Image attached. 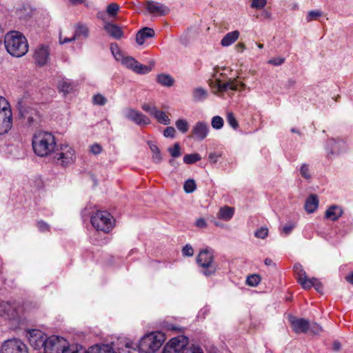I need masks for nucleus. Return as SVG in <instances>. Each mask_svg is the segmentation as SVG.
Returning <instances> with one entry per match:
<instances>
[{
	"mask_svg": "<svg viewBox=\"0 0 353 353\" xmlns=\"http://www.w3.org/2000/svg\"><path fill=\"white\" fill-rule=\"evenodd\" d=\"M268 235V229L265 227H261L256 230L254 232V236L256 238L264 239Z\"/></svg>",
	"mask_w": 353,
	"mask_h": 353,
	"instance_id": "nucleus-45",
	"label": "nucleus"
},
{
	"mask_svg": "<svg viewBox=\"0 0 353 353\" xmlns=\"http://www.w3.org/2000/svg\"><path fill=\"white\" fill-rule=\"evenodd\" d=\"M322 15V12L320 10H310L307 16V20L308 21L316 19L318 17Z\"/></svg>",
	"mask_w": 353,
	"mask_h": 353,
	"instance_id": "nucleus-49",
	"label": "nucleus"
},
{
	"mask_svg": "<svg viewBox=\"0 0 353 353\" xmlns=\"http://www.w3.org/2000/svg\"><path fill=\"white\" fill-rule=\"evenodd\" d=\"M4 45L7 52L12 57H21L28 51L26 38L17 31H11L6 34Z\"/></svg>",
	"mask_w": 353,
	"mask_h": 353,
	"instance_id": "nucleus-2",
	"label": "nucleus"
},
{
	"mask_svg": "<svg viewBox=\"0 0 353 353\" xmlns=\"http://www.w3.org/2000/svg\"><path fill=\"white\" fill-rule=\"evenodd\" d=\"M112 55L117 61L135 73L145 74L152 70V67L139 63L132 57L125 56L116 43H112Z\"/></svg>",
	"mask_w": 353,
	"mask_h": 353,
	"instance_id": "nucleus-4",
	"label": "nucleus"
},
{
	"mask_svg": "<svg viewBox=\"0 0 353 353\" xmlns=\"http://www.w3.org/2000/svg\"><path fill=\"white\" fill-rule=\"evenodd\" d=\"M176 128L183 134L186 133L189 130L188 121L183 119H178L175 123Z\"/></svg>",
	"mask_w": 353,
	"mask_h": 353,
	"instance_id": "nucleus-37",
	"label": "nucleus"
},
{
	"mask_svg": "<svg viewBox=\"0 0 353 353\" xmlns=\"http://www.w3.org/2000/svg\"><path fill=\"white\" fill-rule=\"evenodd\" d=\"M188 344V339L181 335L170 339L166 345L174 350L177 353H179L180 352L182 353L183 351L186 349L185 347Z\"/></svg>",
	"mask_w": 353,
	"mask_h": 353,
	"instance_id": "nucleus-16",
	"label": "nucleus"
},
{
	"mask_svg": "<svg viewBox=\"0 0 353 353\" xmlns=\"http://www.w3.org/2000/svg\"><path fill=\"white\" fill-rule=\"evenodd\" d=\"M343 213L341 208L337 205H332L325 212V217L332 221H336Z\"/></svg>",
	"mask_w": 353,
	"mask_h": 353,
	"instance_id": "nucleus-25",
	"label": "nucleus"
},
{
	"mask_svg": "<svg viewBox=\"0 0 353 353\" xmlns=\"http://www.w3.org/2000/svg\"><path fill=\"white\" fill-rule=\"evenodd\" d=\"M155 35L154 30L152 28L145 27L141 29L136 35V41L139 45H143L148 38H152Z\"/></svg>",
	"mask_w": 353,
	"mask_h": 353,
	"instance_id": "nucleus-23",
	"label": "nucleus"
},
{
	"mask_svg": "<svg viewBox=\"0 0 353 353\" xmlns=\"http://www.w3.org/2000/svg\"><path fill=\"white\" fill-rule=\"evenodd\" d=\"M141 108L143 111L149 113L151 116H153L156 110H157V107L154 105H150L149 103H144L141 105Z\"/></svg>",
	"mask_w": 353,
	"mask_h": 353,
	"instance_id": "nucleus-47",
	"label": "nucleus"
},
{
	"mask_svg": "<svg viewBox=\"0 0 353 353\" xmlns=\"http://www.w3.org/2000/svg\"><path fill=\"white\" fill-rule=\"evenodd\" d=\"M17 107L21 117L27 119L28 123L32 125L34 122V119L31 115H28V112L23 106L21 101L18 102Z\"/></svg>",
	"mask_w": 353,
	"mask_h": 353,
	"instance_id": "nucleus-34",
	"label": "nucleus"
},
{
	"mask_svg": "<svg viewBox=\"0 0 353 353\" xmlns=\"http://www.w3.org/2000/svg\"><path fill=\"white\" fill-rule=\"evenodd\" d=\"M157 82L161 85L171 87L174 82V79L168 74H160L157 77Z\"/></svg>",
	"mask_w": 353,
	"mask_h": 353,
	"instance_id": "nucleus-29",
	"label": "nucleus"
},
{
	"mask_svg": "<svg viewBox=\"0 0 353 353\" xmlns=\"http://www.w3.org/2000/svg\"><path fill=\"white\" fill-rule=\"evenodd\" d=\"M88 34L89 30L85 25L82 23H77L75 26V33L74 36H76V38L81 36L86 38L88 37Z\"/></svg>",
	"mask_w": 353,
	"mask_h": 353,
	"instance_id": "nucleus-33",
	"label": "nucleus"
},
{
	"mask_svg": "<svg viewBox=\"0 0 353 353\" xmlns=\"http://www.w3.org/2000/svg\"><path fill=\"white\" fill-rule=\"evenodd\" d=\"M212 86L217 92H223L228 90H238L240 88H243L245 84L238 81L236 79H233L226 83H222L220 80H216Z\"/></svg>",
	"mask_w": 353,
	"mask_h": 353,
	"instance_id": "nucleus-14",
	"label": "nucleus"
},
{
	"mask_svg": "<svg viewBox=\"0 0 353 353\" xmlns=\"http://www.w3.org/2000/svg\"><path fill=\"white\" fill-rule=\"evenodd\" d=\"M182 254L185 256H192L194 254V250L190 244H186L182 249Z\"/></svg>",
	"mask_w": 353,
	"mask_h": 353,
	"instance_id": "nucleus-52",
	"label": "nucleus"
},
{
	"mask_svg": "<svg viewBox=\"0 0 353 353\" xmlns=\"http://www.w3.org/2000/svg\"><path fill=\"white\" fill-rule=\"evenodd\" d=\"M182 353H203V350L198 346H192L183 351Z\"/></svg>",
	"mask_w": 353,
	"mask_h": 353,
	"instance_id": "nucleus-55",
	"label": "nucleus"
},
{
	"mask_svg": "<svg viewBox=\"0 0 353 353\" xmlns=\"http://www.w3.org/2000/svg\"><path fill=\"white\" fill-rule=\"evenodd\" d=\"M0 353H28L26 344L17 339H11L4 341Z\"/></svg>",
	"mask_w": 353,
	"mask_h": 353,
	"instance_id": "nucleus-9",
	"label": "nucleus"
},
{
	"mask_svg": "<svg viewBox=\"0 0 353 353\" xmlns=\"http://www.w3.org/2000/svg\"><path fill=\"white\" fill-rule=\"evenodd\" d=\"M266 0H252L251 7L256 9H261L266 5Z\"/></svg>",
	"mask_w": 353,
	"mask_h": 353,
	"instance_id": "nucleus-51",
	"label": "nucleus"
},
{
	"mask_svg": "<svg viewBox=\"0 0 353 353\" xmlns=\"http://www.w3.org/2000/svg\"><path fill=\"white\" fill-rule=\"evenodd\" d=\"M37 225L38 229H39L41 232H46V231H48V230H49V229H50V226H49V225H48L47 223H46V222H44V221H39L37 222Z\"/></svg>",
	"mask_w": 353,
	"mask_h": 353,
	"instance_id": "nucleus-57",
	"label": "nucleus"
},
{
	"mask_svg": "<svg viewBox=\"0 0 353 353\" xmlns=\"http://www.w3.org/2000/svg\"><path fill=\"white\" fill-rule=\"evenodd\" d=\"M12 126V114L9 103L0 97V135L7 133Z\"/></svg>",
	"mask_w": 353,
	"mask_h": 353,
	"instance_id": "nucleus-6",
	"label": "nucleus"
},
{
	"mask_svg": "<svg viewBox=\"0 0 353 353\" xmlns=\"http://www.w3.org/2000/svg\"><path fill=\"white\" fill-rule=\"evenodd\" d=\"M220 155L216 154V153H210L209 154V157H208V159H209V161L213 163H215L217 162L219 158Z\"/></svg>",
	"mask_w": 353,
	"mask_h": 353,
	"instance_id": "nucleus-61",
	"label": "nucleus"
},
{
	"mask_svg": "<svg viewBox=\"0 0 353 353\" xmlns=\"http://www.w3.org/2000/svg\"><path fill=\"white\" fill-rule=\"evenodd\" d=\"M312 287H314L318 292H321L323 290L322 284L317 279H316L315 282H314Z\"/></svg>",
	"mask_w": 353,
	"mask_h": 353,
	"instance_id": "nucleus-64",
	"label": "nucleus"
},
{
	"mask_svg": "<svg viewBox=\"0 0 353 353\" xmlns=\"http://www.w3.org/2000/svg\"><path fill=\"white\" fill-rule=\"evenodd\" d=\"M240 33L238 30L228 32L221 41L223 47H228L233 44L239 37Z\"/></svg>",
	"mask_w": 353,
	"mask_h": 353,
	"instance_id": "nucleus-26",
	"label": "nucleus"
},
{
	"mask_svg": "<svg viewBox=\"0 0 353 353\" xmlns=\"http://www.w3.org/2000/svg\"><path fill=\"white\" fill-rule=\"evenodd\" d=\"M301 175L307 181H310L312 179V175L310 173V169L309 164L303 163L301 164L300 169Z\"/></svg>",
	"mask_w": 353,
	"mask_h": 353,
	"instance_id": "nucleus-39",
	"label": "nucleus"
},
{
	"mask_svg": "<svg viewBox=\"0 0 353 353\" xmlns=\"http://www.w3.org/2000/svg\"><path fill=\"white\" fill-rule=\"evenodd\" d=\"M76 39V36H73L71 38H64V39H62L61 36L59 37V43L61 44H64V43H69V42H71L72 41H74Z\"/></svg>",
	"mask_w": 353,
	"mask_h": 353,
	"instance_id": "nucleus-62",
	"label": "nucleus"
},
{
	"mask_svg": "<svg viewBox=\"0 0 353 353\" xmlns=\"http://www.w3.org/2000/svg\"><path fill=\"white\" fill-rule=\"evenodd\" d=\"M64 353H110V345H94L86 350L81 345H70L65 350Z\"/></svg>",
	"mask_w": 353,
	"mask_h": 353,
	"instance_id": "nucleus-10",
	"label": "nucleus"
},
{
	"mask_svg": "<svg viewBox=\"0 0 353 353\" xmlns=\"http://www.w3.org/2000/svg\"><path fill=\"white\" fill-rule=\"evenodd\" d=\"M294 272L296 275L297 280H299V279L303 278L306 275V272L300 263H296L294 265Z\"/></svg>",
	"mask_w": 353,
	"mask_h": 353,
	"instance_id": "nucleus-44",
	"label": "nucleus"
},
{
	"mask_svg": "<svg viewBox=\"0 0 353 353\" xmlns=\"http://www.w3.org/2000/svg\"><path fill=\"white\" fill-rule=\"evenodd\" d=\"M261 281V277L258 274H252L247 277L246 283L249 286L256 287Z\"/></svg>",
	"mask_w": 353,
	"mask_h": 353,
	"instance_id": "nucleus-42",
	"label": "nucleus"
},
{
	"mask_svg": "<svg viewBox=\"0 0 353 353\" xmlns=\"http://www.w3.org/2000/svg\"><path fill=\"white\" fill-rule=\"evenodd\" d=\"M196 185L194 179H188L183 185L184 191L188 193H192L196 190Z\"/></svg>",
	"mask_w": 353,
	"mask_h": 353,
	"instance_id": "nucleus-40",
	"label": "nucleus"
},
{
	"mask_svg": "<svg viewBox=\"0 0 353 353\" xmlns=\"http://www.w3.org/2000/svg\"><path fill=\"white\" fill-rule=\"evenodd\" d=\"M295 228V224L293 223H289L286 225H285L283 228H282V232L288 235L292 231V230Z\"/></svg>",
	"mask_w": 353,
	"mask_h": 353,
	"instance_id": "nucleus-56",
	"label": "nucleus"
},
{
	"mask_svg": "<svg viewBox=\"0 0 353 353\" xmlns=\"http://www.w3.org/2000/svg\"><path fill=\"white\" fill-rule=\"evenodd\" d=\"M168 152L173 158H177L181 156V147L179 143H175L172 148H168Z\"/></svg>",
	"mask_w": 353,
	"mask_h": 353,
	"instance_id": "nucleus-43",
	"label": "nucleus"
},
{
	"mask_svg": "<svg viewBox=\"0 0 353 353\" xmlns=\"http://www.w3.org/2000/svg\"><path fill=\"white\" fill-rule=\"evenodd\" d=\"M224 121L220 116H214L212 119L211 125L215 130H220L223 128Z\"/></svg>",
	"mask_w": 353,
	"mask_h": 353,
	"instance_id": "nucleus-41",
	"label": "nucleus"
},
{
	"mask_svg": "<svg viewBox=\"0 0 353 353\" xmlns=\"http://www.w3.org/2000/svg\"><path fill=\"white\" fill-rule=\"evenodd\" d=\"M310 328L314 334H319L321 331V327L319 325L314 323Z\"/></svg>",
	"mask_w": 353,
	"mask_h": 353,
	"instance_id": "nucleus-63",
	"label": "nucleus"
},
{
	"mask_svg": "<svg viewBox=\"0 0 353 353\" xmlns=\"http://www.w3.org/2000/svg\"><path fill=\"white\" fill-rule=\"evenodd\" d=\"M292 330L297 334L305 333L310 329V323L304 319H297L294 316L290 318Z\"/></svg>",
	"mask_w": 353,
	"mask_h": 353,
	"instance_id": "nucleus-18",
	"label": "nucleus"
},
{
	"mask_svg": "<svg viewBox=\"0 0 353 353\" xmlns=\"http://www.w3.org/2000/svg\"><path fill=\"white\" fill-rule=\"evenodd\" d=\"M150 148L152 152V161L155 163H160L162 161V156L158 146L152 142H148Z\"/></svg>",
	"mask_w": 353,
	"mask_h": 353,
	"instance_id": "nucleus-32",
	"label": "nucleus"
},
{
	"mask_svg": "<svg viewBox=\"0 0 353 353\" xmlns=\"http://www.w3.org/2000/svg\"><path fill=\"white\" fill-rule=\"evenodd\" d=\"M71 5L78 6L79 4H83L86 8L90 7V3L86 0H68Z\"/></svg>",
	"mask_w": 353,
	"mask_h": 353,
	"instance_id": "nucleus-58",
	"label": "nucleus"
},
{
	"mask_svg": "<svg viewBox=\"0 0 353 353\" xmlns=\"http://www.w3.org/2000/svg\"><path fill=\"white\" fill-rule=\"evenodd\" d=\"M90 222L97 231L107 234L110 230V214L108 211L95 212L91 216Z\"/></svg>",
	"mask_w": 353,
	"mask_h": 353,
	"instance_id": "nucleus-7",
	"label": "nucleus"
},
{
	"mask_svg": "<svg viewBox=\"0 0 353 353\" xmlns=\"http://www.w3.org/2000/svg\"><path fill=\"white\" fill-rule=\"evenodd\" d=\"M89 150L94 155H98L101 153L103 149L102 146L100 144L95 143L90 145Z\"/></svg>",
	"mask_w": 353,
	"mask_h": 353,
	"instance_id": "nucleus-48",
	"label": "nucleus"
},
{
	"mask_svg": "<svg viewBox=\"0 0 353 353\" xmlns=\"http://www.w3.org/2000/svg\"><path fill=\"white\" fill-rule=\"evenodd\" d=\"M227 122L228 124L234 129H237L239 127V123L235 119L233 113L228 112L227 114Z\"/></svg>",
	"mask_w": 353,
	"mask_h": 353,
	"instance_id": "nucleus-46",
	"label": "nucleus"
},
{
	"mask_svg": "<svg viewBox=\"0 0 353 353\" xmlns=\"http://www.w3.org/2000/svg\"><path fill=\"white\" fill-rule=\"evenodd\" d=\"M165 341L161 332H151L144 335L139 345L126 338H119L117 341H112V353H154Z\"/></svg>",
	"mask_w": 353,
	"mask_h": 353,
	"instance_id": "nucleus-1",
	"label": "nucleus"
},
{
	"mask_svg": "<svg viewBox=\"0 0 353 353\" xmlns=\"http://www.w3.org/2000/svg\"><path fill=\"white\" fill-rule=\"evenodd\" d=\"M55 158L58 163L63 166H68L75 160V152L69 145H61L60 151L57 153Z\"/></svg>",
	"mask_w": 353,
	"mask_h": 353,
	"instance_id": "nucleus-12",
	"label": "nucleus"
},
{
	"mask_svg": "<svg viewBox=\"0 0 353 353\" xmlns=\"http://www.w3.org/2000/svg\"><path fill=\"white\" fill-rule=\"evenodd\" d=\"M285 61V59L284 58H282V57H275V58H273L272 59H270L268 63L271 64V65H275V66H279V65H282Z\"/></svg>",
	"mask_w": 353,
	"mask_h": 353,
	"instance_id": "nucleus-53",
	"label": "nucleus"
},
{
	"mask_svg": "<svg viewBox=\"0 0 353 353\" xmlns=\"http://www.w3.org/2000/svg\"><path fill=\"white\" fill-rule=\"evenodd\" d=\"M145 8L150 13L157 15H165L170 12L168 7L153 1H148Z\"/></svg>",
	"mask_w": 353,
	"mask_h": 353,
	"instance_id": "nucleus-17",
	"label": "nucleus"
},
{
	"mask_svg": "<svg viewBox=\"0 0 353 353\" xmlns=\"http://www.w3.org/2000/svg\"><path fill=\"white\" fill-rule=\"evenodd\" d=\"M56 146L54 135L48 132H37L32 138V148L39 157H47L51 154Z\"/></svg>",
	"mask_w": 353,
	"mask_h": 353,
	"instance_id": "nucleus-3",
	"label": "nucleus"
},
{
	"mask_svg": "<svg viewBox=\"0 0 353 353\" xmlns=\"http://www.w3.org/2000/svg\"><path fill=\"white\" fill-rule=\"evenodd\" d=\"M319 206V199L315 194H311L305 201V209L308 213H313Z\"/></svg>",
	"mask_w": 353,
	"mask_h": 353,
	"instance_id": "nucleus-27",
	"label": "nucleus"
},
{
	"mask_svg": "<svg viewBox=\"0 0 353 353\" xmlns=\"http://www.w3.org/2000/svg\"><path fill=\"white\" fill-rule=\"evenodd\" d=\"M26 337L30 345L35 350L44 347L48 338L46 335L39 330L32 329L27 331Z\"/></svg>",
	"mask_w": 353,
	"mask_h": 353,
	"instance_id": "nucleus-11",
	"label": "nucleus"
},
{
	"mask_svg": "<svg viewBox=\"0 0 353 353\" xmlns=\"http://www.w3.org/2000/svg\"><path fill=\"white\" fill-rule=\"evenodd\" d=\"M97 17L101 22L104 30L108 34H110V4L106 6L105 11L98 12Z\"/></svg>",
	"mask_w": 353,
	"mask_h": 353,
	"instance_id": "nucleus-20",
	"label": "nucleus"
},
{
	"mask_svg": "<svg viewBox=\"0 0 353 353\" xmlns=\"http://www.w3.org/2000/svg\"><path fill=\"white\" fill-rule=\"evenodd\" d=\"M152 117L161 124L168 125L170 123V119L164 111L157 109Z\"/></svg>",
	"mask_w": 353,
	"mask_h": 353,
	"instance_id": "nucleus-31",
	"label": "nucleus"
},
{
	"mask_svg": "<svg viewBox=\"0 0 353 353\" xmlns=\"http://www.w3.org/2000/svg\"><path fill=\"white\" fill-rule=\"evenodd\" d=\"M192 133L198 140H203L209 133V126L203 121H199L192 128Z\"/></svg>",
	"mask_w": 353,
	"mask_h": 353,
	"instance_id": "nucleus-19",
	"label": "nucleus"
},
{
	"mask_svg": "<svg viewBox=\"0 0 353 353\" xmlns=\"http://www.w3.org/2000/svg\"><path fill=\"white\" fill-rule=\"evenodd\" d=\"M68 346V342L64 338L51 336L46 341L43 350L44 353H64Z\"/></svg>",
	"mask_w": 353,
	"mask_h": 353,
	"instance_id": "nucleus-8",
	"label": "nucleus"
},
{
	"mask_svg": "<svg viewBox=\"0 0 353 353\" xmlns=\"http://www.w3.org/2000/svg\"><path fill=\"white\" fill-rule=\"evenodd\" d=\"M234 215V209L232 208L225 206L219 210L218 217L224 221H229Z\"/></svg>",
	"mask_w": 353,
	"mask_h": 353,
	"instance_id": "nucleus-30",
	"label": "nucleus"
},
{
	"mask_svg": "<svg viewBox=\"0 0 353 353\" xmlns=\"http://www.w3.org/2000/svg\"><path fill=\"white\" fill-rule=\"evenodd\" d=\"M119 9L120 7L118 4L115 3H112V21H114V16L117 15Z\"/></svg>",
	"mask_w": 353,
	"mask_h": 353,
	"instance_id": "nucleus-59",
	"label": "nucleus"
},
{
	"mask_svg": "<svg viewBox=\"0 0 353 353\" xmlns=\"http://www.w3.org/2000/svg\"><path fill=\"white\" fill-rule=\"evenodd\" d=\"M201 159V156L197 153L185 154L183 157V162L185 164H192Z\"/></svg>",
	"mask_w": 353,
	"mask_h": 353,
	"instance_id": "nucleus-38",
	"label": "nucleus"
},
{
	"mask_svg": "<svg viewBox=\"0 0 353 353\" xmlns=\"http://www.w3.org/2000/svg\"><path fill=\"white\" fill-rule=\"evenodd\" d=\"M93 102L97 105H103L106 102L105 97L101 94H97L93 97Z\"/></svg>",
	"mask_w": 353,
	"mask_h": 353,
	"instance_id": "nucleus-54",
	"label": "nucleus"
},
{
	"mask_svg": "<svg viewBox=\"0 0 353 353\" xmlns=\"http://www.w3.org/2000/svg\"><path fill=\"white\" fill-rule=\"evenodd\" d=\"M0 316L4 319H11L15 317L16 310L10 302L0 303Z\"/></svg>",
	"mask_w": 353,
	"mask_h": 353,
	"instance_id": "nucleus-21",
	"label": "nucleus"
},
{
	"mask_svg": "<svg viewBox=\"0 0 353 353\" xmlns=\"http://www.w3.org/2000/svg\"><path fill=\"white\" fill-rule=\"evenodd\" d=\"M125 117L136 125L143 127L151 123V121L146 115L139 110L133 108H128L125 112Z\"/></svg>",
	"mask_w": 353,
	"mask_h": 353,
	"instance_id": "nucleus-13",
	"label": "nucleus"
},
{
	"mask_svg": "<svg viewBox=\"0 0 353 353\" xmlns=\"http://www.w3.org/2000/svg\"><path fill=\"white\" fill-rule=\"evenodd\" d=\"M72 83L69 80H62L59 83V89L60 92H62L64 94L70 92L72 90Z\"/></svg>",
	"mask_w": 353,
	"mask_h": 353,
	"instance_id": "nucleus-35",
	"label": "nucleus"
},
{
	"mask_svg": "<svg viewBox=\"0 0 353 353\" xmlns=\"http://www.w3.org/2000/svg\"><path fill=\"white\" fill-rule=\"evenodd\" d=\"M195 225L200 228H204L207 226L206 221L204 219L200 218L196 220Z\"/></svg>",
	"mask_w": 353,
	"mask_h": 353,
	"instance_id": "nucleus-60",
	"label": "nucleus"
},
{
	"mask_svg": "<svg viewBox=\"0 0 353 353\" xmlns=\"http://www.w3.org/2000/svg\"><path fill=\"white\" fill-rule=\"evenodd\" d=\"M126 26H120L114 21H112V39L117 41H121L127 38L125 33Z\"/></svg>",
	"mask_w": 353,
	"mask_h": 353,
	"instance_id": "nucleus-22",
	"label": "nucleus"
},
{
	"mask_svg": "<svg viewBox=\"0 0 353 353\" xmlns=\"http://www.w3.org/2000/svg\"><path fill=\"white\" fill-rule=\"evenodd\" d=\"M176 135L175 129L172 126L167 127L163 131V136L165 137H170L174 139Z\"/></svg>",
	"mask_w": 353,
	"mask_h": 353,
	"instance_id": "nucleus-50",
	"label": "nucleus"
},
{
	"mask_svg": "<svg viewBox=\"0 0 353 353\" xmlns=\"http://www.w3.org/2000/svg\"><path fill=\"white\" fill-rule=\"evenodd\" d=\"M316 278L310 279L307 276V274L303 278L299 279L298 282L301 285L304 289H309L312 287L314 282H315Z\"/></svg>",
	"mask_w": 353,
	"mask_h": 353,
	"instance_id": "nucleus-36",
	"label": "nucleus"
},
{
	"mask_svg": "<svg viewBox=\"0 0 353 353\" xmlns=\"http://www.w3.org/2000/svg\"><path fill=\"white\" fill-rule=\"evenodd\" d=\"M196 263L201 268L200 272L205 276L215 274L217 270L214 252L210 248H205L199 252L196 257Z\"/></svg>",
	"mask_w": 353,
	"mask_h": 353,
	"instance_id": "nucleus-5",
	"label": "nucleus"
},
{
	"mask_svg": "<svg viewBox=\"0 0 353 353\" xmlns=\"http://www.w3.org/2000/svg\"><path fill=\"white\" fill-rule=\"evenodd\" d=\"M343 143V141H336L335 139L329 140L326 146L327 157L330 158L331 155L341 152V151L339 147Z\"/></svg>",
	"mask_w": 353,
	"mask_h": 353,
	"instance_id": "nucleus-24",
	"label": "nucleus"
},
{
	"mask_svg": "<svg viewBox=\"0 0 353 353\" xmlns=\"http://www.w3.org/2000/svg\"><path fill=\"white\" fill-rule=\"evenodd\" d=\"M49 56V48L45 45H40L35 49L33 59L37 65L43 66L48 62Z\"/></svg>",
	"mask_w": 353,
	"mask_h": 353,
	"instance_id": "nucleus-15",
	"label": "nucleus"
},
{
	"mask_svg": "<svg viewBox=\"0 0 353 353\" xmlns=\"http://www.w3.org/2000/svg\"><path fill=\"white\" fill-rule=\"evenodd\" d=\"M208 97V91L201 87H198L192 90V98L196 102L203 101Z\"/></svg>",
	"mask_w": 353,
	"mask_h": 353,
	"instance_id": "nucleus-28",
	"label": "nucleus"
}]
</instances>
